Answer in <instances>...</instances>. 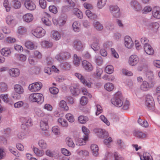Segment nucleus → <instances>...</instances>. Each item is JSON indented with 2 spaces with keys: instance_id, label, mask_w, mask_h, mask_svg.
<instances>
[{
  "instance_id": "nucleus-1",
  "label": "nucleus",
  "mask_w": 160,
  "mask_h": 160,
  "mask_svg": "<svg viewBox=\"0 0 160 160\" xmlns=\"http://www.w3.org/2000/svg\"><path fill=\"white\" fill-rule=\"evenodd\" d=\"M112 103L117 107H121L123 105L122 96L120 92H117L111 99Z\"/></svg>"
},
{
  "instance_id": "nucleus-2",
  "label": "nucleus",
  "mask_w": 160,
  "mask_h": 160,
  "mask_svg": "<svg viewBox=\"0 0 160 160\" xmlns=\"http://www.w3.org/2000/svg\"><path fill=\"white\" fill-rule=\"evenodd\" d=\"M29 101L32 102H37L41 104L44 101L43 95L40 93H32L31 94L28 98Z\"/></svg>"
},
{
  "instance_id": "nucleus-3",
  "label": "nucleus",
  "mask_w": 160,
  "mask_h": 160,
  "mask_svg": "<svg viewBox=\"0 0 160 160\" xmlns=\"http://www.w3.org/2000/svg\"><path fill=\"white\" fill-rule=\"evenodd\" d=\"M13 90L14 92L12 97L14 98L20 99L21 95L24 92V89L21 85L18 84H15L13 87Z\"/></svg>"
},
{
  "instance_id": "nucleus-4",
  "label": "nucleus",
  "mask_w": 160,
  "mask_h": 160,
  "mask_svg": "<svg viewBox=\"0 0 160 160\" xmlns=\"http://www.w3.org/2000/svg\"><path fill=\"white\" fill-rule=\"evenodd\" d=\"M42 87V83L40 82H35L30 84L28 86V89L32 92H38Z\"/></svg>"
},
{
  "instance_id": "nucleus-5",
  "label": "nucleus",
  "mask_w": 160,
  "mask_h": 160,
  "mask_svg": "<svg viewBox=\"0 0 160 160\" xmlns=\"http://www.w3.org/2000/svg\"><path fill=\"white\" fill-rule=\"evenodd\" d=\"M32 35L37 38H40L44 36L46 34L45 29L41 27H38L32 31Z\"/></svg>"
},
{
  "instance_id": "nucleus-6",
  "label": "nucleus",
  "mask_w": 160,
  "mask_h": 160,
  "mask_svg": "<svg viewBox=\"0 0 160 160\" xmlns=\"http://www.w3.org/2000/svg\"><path fill=\"white\" fill-rule=\"evenodd\" d=\"M123 43L125 47L128 49H132L134 45L132 38L128 35L124 37Z\"/></svg>"
},
{
  "instance_id": "nucleus-7",
  "label": "nucleus",
  "mask_w": 160,
  "mask_h": 160,
  "mask_svg": "<svg viewBox=\"0 0 160 160\" xmlns=\"http://www.w3.org/2000/svg\"><path fill=\"white\" fill-rule=\"evenodd\" d=\"M139 61V58L138 56L136 54H132L129 57L128 63L130 66L133 67L137 65Z\"/></svg>"
},
{
  "instance_id": "nucleus-8",
  "label": "nucleus",
  "mask_w": 160,
  "mask_h": 160,
  "mask_svg": "<svg viewBox=\"0 0 160 160\" xmlns=\"http://www.w3.org/2000/svg\"><path fill=\"white\" fill-rule=\"evenodd\" d=\"M75 75L84 85L88 88L91 87L92 83L89 80L85 79L82 74L78 73H76L75 74Z\"/></svg>"
},
{
  "instance_id": "nucleus-9",
  "label": "nucleus",
  "mask_w": 160,
  "mask_h": 160,
  "mask_svg": "<svg viewBox=\"0 0 160 160\" xmlns=\"http://www.w3.org/2000/svg\"><path fill=\"white\" fill-rule=\"evenodd\" d=\"M24 5L25 8L29 11H33L36 8V5L32 0H24Z\"/></svg>"
},
{
  "instance_id": "nucleus-10",
  "label": "nucleus",
  "mask_w": 160,
  "mask_h": 160,
  "mask_svg": "<svg viewBox=\"0 0 160 160\" xmlns=\"http://www.w3.org/2000/svg\"><path fill=\"white\" fill-rule=\"evenodd\" d=\"M51 19L50 15L47 12H44L42 18V21L44 25L49 26L52 24Z\"/></svg>"
},
{
  "instance_id": "nucleus-11",
  "label": "nucleus",
  "mask_w": 160,
  "mask_h": 160,
  "mask_svg": "<svg viewBox=\"0 0 160 160\" xmlns=\"http://www.w3.org/2000/svg\"><path fill=\"white\" fill-rule=\"evenodd\" d=\"M89 136H83L82 138H78L76 141V144L78 146L85 145L88 141Z\"/></svg>"
},
{
  "instance_id": "nucleus-12",
  "label": "nucleus",
  "mask_w": 160,
  "mask_h": 160,
  "mask_svg": "<svg viewBox=\"0 0 160 160\" xmlns=\"http://www.w3.org/2000/svg\"><path fill=\"white\" fill-rule=\"evenodd\" d=\"M5 20L7 24L11 27H14L17 23L15 18L11 15L7 16Z\"/></svg>"
},
{
  "instance_id": "nucleus-13",
  "label": "nucleus",
  "mask_w": 160,
  "mask_h": 160,
  "mask_svg": "<svg viewBox=\"0 0 160 160\" xmlns=\"http://www.w3.org/2000/svg\"><path fill=\"white\" fill-rule=\"evenodd\" d=\"M90 149L92 156L97 157L99 155V148L98 146L95 144H92L90 146Z\"/></svg>"
},
{
  "instance_id": "nucleus-14",
  "label": "nucleus",
  "mask_w": 160,
  "mask_h": 160,
  "mask_svg": "<svg viewBox=\"0 0 160 160\" xmlns=\"http://www.w3.org/2000/svg\"><path fill=\"white\" fill-rule=\"evenodd\" d=\"M22 19L24 22L29 23L33 21L34 17L33 14L31 13H27L22 16Z\"/></svg>"
},
{
  "instance_id": "nucleus-15",
  "label": "nucleus",
  "mask_w": 160,
  "mask_h": 160,
  "mask_svg": "<svg viewBox=\"0 0 160 160\" xmlns=\"http://www.w3.org/2000/svg\"><path fill=\"white\" fill-rule=\"evenodd\" d=\"M82 65L83 68L87 72H91L93 69V66L91 63L86 60L82 61Z\"/></svg>"
},
{
  "instance_id": "nucleus-16",
  "label": "nucleus",
  "mask_w": 160,
  "mask_h": 160,
  "mask_svg": "<svg viewBox=\"0 0 160 160\" xmlns=\"http://www.w3.org/2000/svg\"><path fill=\"white\" fill-rule=\"evenodd\" d=\"M144 51L146 54L149 55L154 54V52L152 47L149 44H146L143 46Z\"/></svg>"
},
{
  "instance_id": "nucleus-17",
  "label": "nucleus",
  "mask_w": 160,
  "mask_h": 160,
  "mask_svg": "<svg viewBox=\"0 0 160 160\" xmlns=\"http://www.w3.org/2000/svg\"><path fill=\"white\" fill-rule=\"evenodd\" d=\"M40 126L42 131H47L49 127L48 120L46 118L42 119L40 121Z\"/></svg>"
},
{
  "instance_id": "nucleus-18",
  "label": "nucleus",
  "mask_w": 160,
  "mask_h": 160,
  "mask_svg": "<svg viewBox=\"0 0 160 160\" xmlns=\"http://www.w3.org/2000/svg\"><path fill=\"white\" fill-rule=\"evenodd\" d=\"M8 74L9 76L13 78H17L20 75V71L17 68H12L8 70Z\"/></svg>"
},
{
  "instance_id": "nucleus-19",
  "label": "nucleus",
  "mask_w": 160,
  "mask_h": 160,
  "mask_svg": "<svg viewBox=\"0 0 160 160\" xmlns=\"http://www.w3.org/2000/svg\"><path fill=\"white\" fill-rule=\"evenodd\" d=\"M130 5L132 9L136 11H140L142 8L141 5L137 1H132L131 2Z\"/></svg>"
},
{
  "instance_id": "nucleus-20",
  "label": "nucleus",
  "mask_w": 160,
  "mask_h": 160,
  "mask_svg": "<svg viewBox=\"0 0 160 160\" xmlns=\"http://www.w3.org/2000/svg\"><path fill=\"white\" fill-rule=\"evenodd\" d=\"M57 123L58 125L64 128H67L68 126V123L66 120L60 117L57 120Z\"/></svg>"
},
{
  "instance_id": "nucleus-21",
  "label": "nucleus",
  "mask_w": 160,
  "mask_h": 160,
  "mask_svg": "<svg viewBox=\"0 0 160 160\" xmlns=\"http://www.w3.org/2000/svg\"><path fill=\"white\" fill-rule=\"evenodd\" d=\"M65 142L69 148H74L75 147L76 143H75L72 138L70 136L66 138Z\"/></svg>"
},
{
  "instance_id": "nucleus-22",
  "label": "nucleus",
  "mask_w": 160,
  "mask_h": 160,
  "mask_svg": "<svg viewBox=\"0 0 160 160\" xmlns=\"http://www.w3.org/2000/svg\"><path fill=\"white\" fill-rule=\"evenodd\" d=\"M58 106L60 109L64 111L67 112L69 110V108L64 100L60 101L58 104Z\"/></svg>"
},
{
  "instance_id": "nucleus-23",
  "label": "nucleus",
  "mask_w": 160,
  "mask_h": 160,
  "mask_svg": "<svg viewBox=\"0 0 160 160\" xmlns=\"http://www.w3.org/2000/svg\"><path fill=\"white\" fill-rule=\"evenodd\" d=\"M34 113L35 116L39 118L44 116L45 113L43 110L39 108H35L34 109Z\"/></svg>"
},
{
  "instance_id": "nucleus-24",
  "label": "nucleus",
  "mask_w": 160,
  "mask_h": 160,
  "mask_svg": "<svg viewBox=\"0 0 160 160\" xmlns=\"http://www.w3.org/2000/svg\"><path fill=\"white\" fill-rule=\"evenodd\" d=\"M51 37L53 40L57 41L61 38V34L58 31L53 30L51 32Z\"/></svg>"
},
{
  "instance_id": "nucleus-25",
  "label": "nucleus",
  "mask_w": 160,
  "mask_h": 160,
  "mask_svg": "<svg viewBox=\"0 0 160 160\" xmlns=\"http://www.w3.org/2000/svg\"><path fill=\"white\" fill-rule=\"evenodd\" d=\"M70 90L71 93L73 95H78L80 92L79 87L77 85H73L70 87Z\"/></svg>"
},
{
  "instance_id": "nucleus-26",
  "label": "nucleus",
  "mask_w": 160,
  "mask_h": 160,
  "mask_svg": "<svg viewBox=\"0 0 160 160\" xmlns=\"http://www.w3.org/2000/svg\"><path fill=\"white\" fill-rule=\"evenodd\" d=\"M152 16L157 19H160V8L159 7H154L152 9Z\"/></svg>"
},
{
  "instance_id": "nucleus-27",
  "label": "nucleus",
  "mask_w": 160,
  "mask_h": 160,
  "mask_svg": "<svg viewBox=\"0 0 160 160\" xmlns=\"http://www.w3.org/2000/svg\"><path fill=\"white\" fill-rule=\"evenodd\" d=\"M25 46L27 48L30 50L36 49L37 47V45L35 43L30 41H26L25 43Z\"/></svg>"
},
{
  "instance_id": "nucleus-28",
  "label": "nucleus",
  "mask_w": 160,
  "mask_h": 160,
  "mask_svg": "<svg viewBox=\"0 0 160 160\" xmlns=\"http://www.w3.org/2000/svg\"><path fill=\"white\" fill-rule=\"evenodd\" d=\"M104 89L107 91L111 92L112 91L114 90L115 86L113 83L108 82L104 84Z\"/></svg>"
},
{
  "instance_id": "nucleus-29",
  "label": "nucleus",
  "mask_w": 160,
  "mask_h": 160,
  "mask_svg": "<svg viewBox=\"0 0 160 160\" xmlns=\"http://www.w3.org/2000/svg\"><path fill=\"white\" fill-rule=\"evenodd\" d=\"M152 98L151 96H146L145 99V104L146 106L149 108L152 106Z\"/></svg>"
},
{
  "instance_id": "nucleus-30",
  "label": "nucleus",
  "mask_w": 160,
  "mask_h": 160,
  "mask_svg": "<svg viewBox=\"0 0 160 160\" xmlns=\"http://www.w3.org/2000/svg\"><path fill=\"white\" fill-rule=\"evenodd\" d=\"M159 27V23L157 22H154L149 25L148 28V29L154 32H156Z\"/></svg>"
},
{
  "instance_id": "nucleus-31",
  "label": "nucleus",
  "mask_w": 160,
  "mask_h": 160,
  "mask_svg": "<svg viewBox=\"0 0 160 160\" xmlns=\"http://www.w3.org/2000/svg\"><path fill=\"white\" fill-rule=\"evenodd\" d=\"M72 13L78 18L81 19L83 17L82 12L78 8H75L72 10Z\"/></svg>"
},
{
  "instance_id": "nucleus-32",
  "label": "nucleus",
  "mask_w": 160,
  "mask_h": 160,
  "mask_svg": "<svg viewBox=\"0 0 160 160\" xmlns=\"http://www.w3.org/2000/svg\"><path fill=\"white\" fill-rule=\"evenodd\" d=\"M140 157V160H153L150 154L147 152H144Z\"/></svg>"
},
{
  "instance_id": "nucleus-33",
  "label": "nucleus",
  "mask_w": 160,
  "mask_h": 160,
  "mask_svg": "<svg viewBox=\"0 0 160 160\" xmlns=\"http://www.w3.org/2000/svg\"><path fill=\"white\" fill-rule=\"evenodd\" d=\"M140 88L141 90L144 91H147L150 88L148 82L146 81H143Z\"/></svg>"
},
{
  "instance_id": "nucleus-34",
  "label": "nucleus",
  "mask_w": 160,
  "mask_h": 160,
  "mask_svg": "<svg viewBox=\"0 0 160 160\" xmlns=\"http://www.w3.org/2000/svg\"><path fill=\"white\" fill-rule=\"evenodd\" d=\"M88 120V117L83 115H80L78 118V122L81 124H85Z\"/></svg>"
},
{
  "instance_id": "nucleus-35",
  "label": "nucleus",
  "mask_w": 160,
  "mask_h": 160,
  "mask_svg": "<svg viewBox=\"0 0 160 160\" xmlns=\"http://www.w3.org/2000/svg\"><path fill=\"white\" fill-rule=\"evenodd\" d=\"M77 154L80 156L82 157H86L89 155L88 151L86 149H81L77 151Z\"/></svg>"
},
{
  "instance_id": "nucleus-36",
  "label": "nucleus",
  "mask_w": 160,
  "mask_h": 160,
  "mask_svg": "<svg viewBox=\"0 0 160 160\" xmlns=\"http://www.w3.org/2000/svg\"><path fill=\"white\" fill-rule=\"evenodd\" d=\"M65 118L70 123H73L75 121L74 117L73 115L71 113H68L66 114Z\"/></svg>"
},
{
  "instance_id": "nucleus-37",
  "label": "nucleus",
  "mask_w": 160,
  "mask_h": 160,
  "mask_svg": "<svg viewBox=\"0 0 160 160\" xmlns=\"http://www.w3.org/2000/svg\"><path fill=\"white\" fill-rule=\"evenodd\" d=\"M81 61V58L78 57L76 54L73 55V64L76 66L79 65Z\"/></svg>"
},
{
  "instance_id": "nucleus-38",
  "label": "nucleus",
  "mask_w": 160,
  "mask_h": 160,
  "mask_svg": "<svg viewBox=\"0 0 160 160\" xmlns=\"http://www.w3.org/2000/svg\"><path fill=\"white\" fill-rule=\"evenodd\" d=\"M73 47L77 50H82L83 45L80 41H75L73 42Z\"/></svg>"
},
{
  "instance_id": "nucleus-39",
  "label": "nucleus",
  "mask_w": 160,
  "mask_h": 160,
  "mask_svg": "<svg viewBox=\"0 0 160 160\" xmlns=\"http://www.w3.org/2000/svg\"><path fill=\"white\" fill-rule=\"evenodd\" d=\"M88 102V99L85 96L81 97L79 99V104L80 105L82 106H84L86 105Z\"/></svg>"
},
{
  "instance_id": "nucleus-40",
  "label": "nucleus",
  "mask_w": 160,
  "mask_h": 160,
  "mask_svg": "<svg viewBox=\"0 0 160 160\" xmlns=\"http://www.w3.org/2000/svg\"><path fill=\"white\" fill-rule=\"evenodd\" d=\"M73 29L75 32H79L81 28L80 23L77 21L74 22L72 24Z\"/></svg>"
},
{
  "instance_id": "nucleus-41",
  "label": "nucleus",
  "mask_w": 160,
  "mask_h": 160,
  "mask_svg": "<svg viewBox=\"0 0 160 160\" xmlns=\"http://www.w3.org/2000/svg\"><path fill=\"white\" fill-rule=\"evenodd\" d=\"M1 52L2 55L5 57H8L10 55L11 51L9 48H5L1 50Z\"/></svg>"
},
{
  "instance_id": "nucleus-42",
  "label": "nucleus",
  "mask_w": 160,
  "mask_h": 160,
  "mask_svg": "<svg viewBox=\"0 0 160 160\" xmlns=\"http://www.w3.org/2000/svg\"><path fill=\"white\" fill-rule=\"evenodd\" d=\"M33 150L36 156L38 157H42L43 156L44 154V151L39 150L38 148H33Z\"/></svg>"
},
{
  "instance_id": "nucleus-43",
  "label": "nucleus",
  "mask_w": 160,
  "mask_h": 160,
  "mask_svg": "<svg viewBox=\"0 0 160 160\" xmlns=\"http://www.w3.org/2000/svg\"><path fill=\"white\" fill-rule=\"evenodd\" d=\"M134 135L136 137L141 139L147 137V135L145 133L138 131L135 132L134 133Z\"/></svg>"
},
{
  "instance_id": "nucleus-44",
  "label": "nucleus",
  "mask_w": 160,
  "mask_h": 160,
  "mask_svg": "<svg viewBox=\"0 0 160 160\" xmlns=\"http://www.w3.org/2000/svg\"><path fill=\"white\" fill-rule=\"evenodd\" d=\"M111 9H112V13L115 17H118L120 15L119 9L117 6H114L113 8H111Z\"/></svg>"
},
{
  "instance_id": "nucleus-45",
  "label": "nucleus",
  "mask_w": 160,
  "mask_h": 160,
  "mask_svg": "<svg viewBox=\"0 0 160 160\" xmlns=\"http://www.w3.org/2000/svg\"><path fill=\"white\" fill-rule=\"evenodd\" d=\"M42 46L46 48H48L51 47L52 46V42L47 41H42L41 43Z\"/></svg>"
},
{
  "instance_id": "nucleus-46",
  "label": "nucleus",
  "mask_w": 160,
  "mask_h": 160,
  "mask_svg": "<svg viewBox=\"0 0 160 160\" xmlns=\"http://www.w3.org/2000/svg\"><path fill=\"white\" fill-rule=\"evenodd\" d=\"M85 13L88 17L90 19H94L97 17V16L96 14L92 12L89 10H87L86 11Z\"/></svg>"
},
{
  "instance_id": "nucleus-47",
  "label": "nucleus",
  "mask_w": 160,
  "mask_h": 160,
  "mask_svg": "<svg viewBox=\"0 0 160 160\" xmlns=\"http://www.w3.org/2000/svg\"><path fill=\"white\" fill-rule=\"evenodd\" d=\"M52 131L54 134L56 135H59L60 134L59 127L58 126H55L52 128Z\"/></svg>"
},
{
  "instance_id": "nucleus-48",
  "label": "nucleus",
  "mask_w": 160,
  "mask_h": 160,
  "mask_svg": "<svg viewBox=\"0 0 160 160\" xmlns=\"http://www.w3.org/2000/svg\"><path fill=\"white\" fill-rule=\"evenodd\" d=\"M8 89V86L3 82H0V91L2 92H6Z\"/></svg>"
},
{
  "instance_id": "nucleus-49",
  "label": "nucleus",
  "mask_w": 160,
  "mask_h": 160,
  "mask_svg": "<svg viewBox=\"0 0 160 160\" xmlns=\"http://www.w3.org/2000/svg\"><path fill=\"white\" fill-rule=\"evenodd\" d=\"M38 145L40 148L42 149H45L47 147V144L43 140H40L38 142Z\"/></svg>"
},
{
  "instance_id": "nucleus-50",
  "label": "nucleus",
  "mask_w": 160,
  "mask_h": 160,
  "mask_svg": "<svg viewBox=\"0 0 160 160\" xmlns=\"http://www.w3.org/2000/svg\"><path fill=\"white\" fill-rule=\"evenodd\" d=\"M61 153L64 156H69L71 155V152L66 148H62L60 149Z\"/></svg>"
},
{
  "instance_id": "nucleus-51",
  "label": "nucleus",
  "mask_w": 160,
  "mask_h": 160,
  "mask_svg": "<svg viewBox=\"0 0 160 160\" xmlns=\"http://www.w3.org/2000/svg\"><path fill=\"white\" fill-rule=\"evenodd\" d=\"M18 138L19 140H22L26 137V132L24 131H21L18 132L17 135Z\"/></svg>"
},
{
  "instance_id": "nucleus-52",
  "label": "nucleus",
  "mask_w": 160,
  "mask_h": 160,
  "mask_svg": "<svg viewBox=\"0 0 160 160\" xmlns=\"http://www.w3.org/2000/svg\"><path fill=\"white\" fill-rule=\"evenodd\" d=\"M112 138L111 137H108L106 138L103 140V143L105 145L107 146L110 145L111 143L113 142Z\"/></svg>"
},
{
  "instance_id": "nucleus-53",
  "label": "nucleus",
  "mask_w": 160,
  "mask_h": 160,
  "mask_svg": "<svg viewBox=\"0 0 160 160\" xmlns=\"http://www.w3.org/2000/svg\"><path fill=\"white\" fill-rule=\"evenodd\" d=\"M8 149L9 151L14 155L17 157L19 156L18 152L16 151L15 148L14 147L11 146H9Z\"/></svg>"
},
{
  "instance_id": "nucleus-54",
  "label": "nucleus",
  "mask_w": 160,
  "mask_h": 160,
  "mask_svg": "<svg viewBox=\"0 0 160 160\" xmlns=\"http://www.w3.org/2000/svg\"><path fill=\"white\" fill-rule=\"evenodd\" d=\"M113 71L114 68L112 65H108L105 68V71L108 74H111L113 72Z\"/></svg>"
},
{
  "instance_id": "nucleus-55",
  "label": "nucleus",
  "mask_w": 160,
  "mask_h": 160,
  "mask_svg": "<svg viewBox=\"0 0 160 160\" xmlns=\"http://www.w3.org/2000/svg\"><path fill=\"white\" fill-rule=\"evenodd\" d=\"M107 0H98L97 6L100 9L102 8L106 4Z\"/></svg>"
},
{
  "instance_id": "nucleus-56",
  "label": "nucleus",
  "mask_w": 160,
  "mask_h": 160,
  "mask_svg": "<svg viewBox=\"0 0 160 160\" xmlns=\"http://www.w3.org/2000/svg\"><path fill=\"white\" fill-rule=\"evenodd\" d=\"M99 118L101 121L105 123L107 126H109L110 125V123L107 118L103 115L100 116Z\"/></svg>"
},
{
  "instance_id": "nucleus-57",
  "label": "nucleus",
  "mask_w": 160,
  "mask_h": 160,
  "mask_svg": "<svg viewBox=\"0 0 160 160\" xmlns=\"http://www.w3.org/2000/svg\"><path fill=\"white\" fill-rule=\"evenodd\" d=\"M21 6L20 2L18 0H14L13 2V7L15 9L20 8Z\"/></svg>"
},
{
  "instance_id": "nucleus-58",
  "label": "nucleus",
  "mask_w": 160,
  "mask_h": 160,
  "mask_svg": "<svg viewBox=\"0 0 160 160\" xmlns=\"http://www.w3.org/2000/svg\"><path fill=\"white\" fill-rule=\"evenodd\" d=\"M81 130L85 135L83 136H89V134L90 133L89 130L85 126H82L81 128Z\"/></svg>"
},
{
  "instance_id": "nucleus-59",
  "label": "nucleus",
  "mask_w": 160,
  "mask_h": 160,
  "mask_svg": "<svg viewBox=\"0 0 160 160\" xmlns=\"http://www.w3.org/2000/svg\"><path fill=\"white\" fill-rule=\"evenodd\" d=\"M91 47L95 51L98 50L100 48L99 44L97 41L93 42L91 45Z\"/></svg>"
},
{
  "instance_id": "nucleus-60",
  "label": "nucleus",
  "mask_w": 160,
  "mask_h": 160,
  "mask_svg": "<svg viewBox=\"0 0 160 160\" xmlns=\"http://www.w3.org/2000/svg\"><path fill=\"white\" fill-rule=\"evenodd\" d=\"M152 10V7L149 6H145L142 10V12L144 14H147Z\"/></svg>"
},
{
  "instance_id": "nucleus-61",
  "label": "nucleus",
  "mask_w": 160,
  "mask_h": 160,
  "mask_svg": "<svg viewBox=\"0 0 160 160\" xmlns=\"http://www.w3.org/2000/svg\"><path fill=\"white\" fill-rule=\"evenodd\" d=\"M48 9L50 12L54 14L58 12V11L57 8L54 5H51L48 7Z\"/></svg>"
},
{
  "instance_id": "nucleus-62",
  "label": "nucleus",
  "mask_w": 160,
  "mask_h": 160,
  "mask_svg": "<svg viewBox=\"0 0 160 160\" xmlns=\"http://www.w3.org/2000/svg\"><path fill=\"white\" fill-rule=\"evenodd\" d=\"M0 98L2 99L3 102L6 103H8L9 100L8 98V96L7 94H2L0 95Z\"/></svg>"
},
{
  "instance_id": "nucleus-63",
  "label": "nucleus",
  "mask_w": 160,
  "mask_h": 160,
  "mask_svg": "<svg viewBox=\"0 0 160 160\" xmlns=\"http://www.w3.org/2000/svg\"><path fill=\"white\" fill-rule=\"evenodd\" d=\"M24 105V102L22 101H18L14 104V107L15 108L18 109L20 108Z\"/></svg>"
},
{
  "instance_id": "nucleus-64",
  "label": "nucleus",
  "mask_w": 160,
  "mask_h": 160,
  "mask_svg": "<svg viewBox=\"0 0 160 160\" xmlns=\"http://www.w3.org/2000/svg\"><path fill=\"white\" fill-rule=\"evenodd\" d=\"M109 136L108 132L104 129H102L101 132L99 136L100 138H106Z\"/></svg>"
}]
</instances>
